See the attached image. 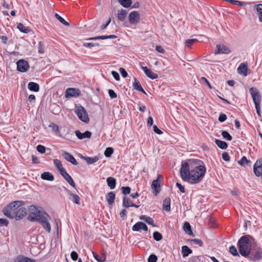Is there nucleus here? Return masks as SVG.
Segmentation results:
<instances>
[{
    "mask_svg": "<svg viewBox=\"0 0 262 262\" xmlns=\"http://www.w3.org/2000/svg\"><path fill=\"white\" fill-rule=\"evenodd\" d=\"M206 171V168L202 161L189 159L182 161L180 173L183 181L194 185L202 182Z\"/></svg>",
    "mask_w": 262,
    "mask_h": 262,
    "instance_id": "obj_1",
    "label": "nucleus"
},
{
    "mask_svg": "<svg viewBox=\"0 0 262 262\" xmlns=\"http://www.w3.org/2000/svg\"><path fill=\"white\" fill-rule=\"evenodd\" d=\"M240 254L245 257L249 255L251 251V245L249 240V236H242L238 242Z\"/></svg>",
    "mask_w": 262,
    "mask_h": 262,
    "instance_id": "obj_2",
    "label": "nucleus"
},
{
    "mask_svg": "<svg viewBox=\"0 0 262 262\" xmlns=\"http://www.w3.org/2000/svg\"><path fill=\"white\" fill-rule=\"evenodd\" d=\"M24 204L25 202L22 201L12 202L3 209V212L7 217L13 219L15 215V212L17 208Z\"/></svg>",
    "mask_w": 262,
    "mask_h": 262,
    "instance_id": "obj_3",
    "label": "nucleus"
},
{
    "mask_svg": "<svg viewBox=\"0 0 262 262\" xmlns=\"http://www.w3.org/2000/svg\"><path fill=\"white\" fill-rule=\"evenodd\" d=\"M36 219V221L39 222L47 232L49 233L51 232V227L49 223L51 217L47 213L42 211Z\"/></svg>",
    "mask_w": 262,
    "mask_h": 262,
    "instance_id": "obj_4",
    "label": "nucleus"
},
{
    "mask_svg": "<svg viewBox=\"0 0 262 262\" xmlns=\"http://www.w3.org/2000/svg\"><path fill=\"white\" fill-rule=\"evenodd\" d=\"M74 112L82 122L88 123L89 121L88 113L85 108L81 105H75Z\"/></svg>",
    "mask_w": 262,
    "mask_h": 262,
    "instance_id": "obj_5",
    "label": "nucleus"
},
{
    "mask_svg": "<svg viewBox=\"0 0 262 262\" xmlns=\"http://www.w3.org/2000/svg\"><path fill=\"white\" fill-rule=\"evenodd\" d=\"M29 214L28 216V220L31 222H35L36 218L39 217L41 212L43 210H39L34 205H31L28 208Z\"/></svg>",
    "mask_w": 262,
    "mask_h": 262,
    "instance_id": "obj_6",
    "label": "nucleus"
},
{
    "mask_svg": "<svg viewBox=\"0 0 262 262\" xmlns=\"http://www.w3.org/2000/svg\"><path fill=\"white\" fill-rule=\"evenodd\" d=\"M249 92L252 96L253 102L255 105H260L261 101V95L256 88H251Z\"/></svg>",
    "mask_w": 262,
    "mask_h": 262,
    "instance_id": "obj_7",
    "label": "nucleus"
},
{
    "mask_svg": "<svg viewBox=\"0 0 262 262\" xmlns=\"http://www.w3.org/2000/svg\"><path fill=\"white\" fill-rule=\"evenodd\" d=\"M161 179H163V177L159 174L157 179L154 180L151 184V188L154 190V193L155 195H157L161 191L160 183Z\"/></svg>",
    "mask_w": 262,
    "mask_h": 262,
    "instance_id": "obj_8",
    "label": "nucleus"
},
{
    "mask_svg": "<svg viewBox=\"0 0 262 262\" xmlns=\"http://www.w3.org/2000/svg\"><path fill=\"white\" fill-rule=\"evenodd\" d=\"M17 70L20 72H25L29 69L28 62L24 59H20L17 62Z\"/></svg>",
    "mask_w": 262,
    "mask_h": 262,
    "instance_id": "obj_9",
    "label": "nucleus"
},
{
    "mask_svg": "<svg viewBox=\"0 0 262 262\" xmlns=\"http://www.w3.org/2000/svg\"><path fill=\"white\" fill-rule=\"evenodd\" d=\"M253 171L257 177L262 175V158L256 161L253 166Z\"/></svg>",
    "mask_w": 262,
    "mask_h": 262,
    "instance_id": "obj_10",
    "label": "nucleus"
},
{
    "mask_svg": "<svg viewBox=\"0 0 262 262\" xmlns=\"http://www.w3.org/2000/svg\"><path fill=\"white\" fill-rule=\"evenodd\" d=\"M250 253L253 256L252 259L254 261L259 260L262 258V249L260 247L253 248Z\"/></svg>",
    "mask_w": 262,
    "mask_h": 262,
    "instance_id": "obj_11",
    "label": "nucleus"
},
{
    "mask_svg": "<svg viewBox=\"0 0 262 262\" xmlns=\"http://www.w3.org/2000/svg\"><path fill=\"white\" fill-rule=\"evenodd\" d=\"M230 52L231 50L227 46L224 45H217L216 46V50L214 54L215 55L222 54H228Z\"/></svg>",
    "mask_w": 262,
    "mask_h": 262,
    "instance_id": "obj_12",
    "label": "nucleus"
},
{
    "mask_svg": "<svg viewBox=\"0 0 262 262\" xmlns=\"http://www.w3.org/2000/svg\"><path fill=\"white\" fill-rule=\"evenodd\" d=\"M128 20L130 24H136L140 20V14L137 11L132 12L128 16Z\"/></svg>",
    "mask_w": 262,
    "mask_h": 262,
    "instance_id": "obj_13",
    "label": "nucleus"
},
{
    "mask_svg": "<svg viewBox=\"0 0 262 262\" xmlns=\"http://www.w3.org/2000/svg\"><path fill=\"white\" fill-rule=\"evenodd\" d=\"M80 91L75 88H68L65 92V97H77L79 95Z\"/></svg>",
    "mask_w": 262,
    "mask_h": 262,
    "instance_id": "obj_14",
    "label": "nucleus"
},
{
    "mask_svg": "<svg viewBox=\"0 0 262 262\" xmlns=\"http://www.w3.org/2000/svg\"><path fill=\"white\" fill-rule=\"evenodd\" d=\"M238 74L242 75L244 76L248 75V63L247 62L241 63L237 69Z\"/></svg>",
    "mask_w": 262,
    "mask_h": 262,
    "instance_id": "obj_15",
    "label": "nucleus"
},
{
    "mask_svg": "<svg viewBox=\"0 0 262 262\" xmlns=\"http://www.w3.org/2000/svg\"><path fill=\"white\" fill-rule=\"evenodd\" d=\"M140 230H143L145 231H147L148 230V227L146 225L142 222H138L136 223L132 227V230L134 231H139Z\"/></svg>",
    "mask_w": 262,
    "mask_h": 262,
    "instance_id": "obj_16",
    "label": "nucleus"
},
{
    "mask_svg": "<svg viewBox=\"0 0 262 262\" xmlns=\"http://www.w3.org/2000/svg\"><path fill=\"white\" fill-rule=\"evenodd\" d=\"M27 215V209L25 207H20L17 208L15 212V217L17 220L23 219Z\"/></svg>",
    "mask_w": 262,
    "mask_h": 262,
    "instance_id": "obj_17",
    "label": "nucleus"
},
{
    "mask_svg": "<svg viewBox=\"0 0 262 262\" xmlns=\"http://www.w3.org/2000/svg\"><path fill=\"white\" fill-rule=\"evenodd\" d=\"M62 157L68 161L71 162L73 165H77V162L76 159L70 154L67 151H64L62 154Z\"/></svg>",
    "mask_w": 262,
    "mask_h": 262,
    "instance_id": "obj_18",
    "label": "nucleus"
},
{
    "mask_svg": "<svg viewBox=\"0 0 262 262\" xmlns=\"http://www.w3.org/2000/svg\"><path fill=\"white\" fill-rule=\"evenodd\" d=\"M66 181L73 188H76V185L74 182L72 177L67 173V171L65 170L60 174Z\"/></svg>",
    "mask_w": 262,
    "mask_h": 262,
    "instance_id": "obj_19",
    "label": "nucleus"
},
{
    "mask_svg": "<svg viewBox=\"0 0 262 262\" xmlns=\"http://www.w3.org/2000/svg\"><path fill=\"white\" fill-rule=\"evenodd\" d=\"M141 69L143 70L146 75L151 79H155L158 77L157 74L152 72L147 68V67L142 66Z\"/></svg>",
    "mask_w": 262,
    "mask_h": 262,
    "instance_id": "obj_20",
    "label": "nucleus"
},
{
    "mask_svg": "<svg viewBox=\"0 0 262 262\" xmlns=\"http://www.w3.org/2000/svg\"><path fill=\"white\" fill-rule=\"evenodd\" d=\"M75 135L80 140L84 138H90L92 133L89 131H85L83 133H81L80 130H77L75 131Z\"/></svg>",
    "mask_w": 262,
    "mask_h": 262,
    "instance_id": "obj_21",
    "label": "nucleus"
},
{
    "mask_svg": "<svg viewBox=\"0 0 262 262\" xmlns=\"http://www.w3.org/2000/svg\"><path fill=\"white\" fill-rule=\"evenodd\" d=\"M35 260L25 257L22 255H19L15 257L13 262H34Z\"/></svg>",
    "mask_w": 262,
    "mask_h": 262,
    "instance_id": "obj_22",
    "label": "nucleus"
},
{
    "mask_svg": "<svg viewBox=\"0 0 262 262\" xmlns=\"http://www.w3.org/2000/svg\"><path fill=\"white\" fill-rule=\"evenodd\" d=\"M163 209L166 211H170V199L169 197H166L163 202Z\"/></svg>",
    "mask_w": 262,
    "mask_h": 262,
    "instance_id": "obj_23",
    "label": "nucleus"
},
{
    "mask_svg": "<svg viewBox=\"0 0 262 262\" xmlns=\"http://www.w3.org/2000/svg\"><path fill=\"white\" fill-rule=\"evenodd\" d=\"M117 36L115 35H102V36H98L97 37H91L87 39L88 40H98V39H114L116 38Z\"/></svg>",
    "mask_w": 262,
    "mask_h": 262,
    "instance_id": "obj_24",
    "label": "nucleus"
},
{
    "mask_svg": "<svg viewBox=\"0 0 262 262\" xmlns=\"http://www.w3.org/2000/svg\"><path fill=\"white\" fill-rule=\"evenodd\" d=\"M133 86L135 90L139 91L144 94L146 93L144 89L142 88L140 83L136 77L134 78V82L133 83Z\"/></svg>",
    "mask_w": 262,
    "mask_h": 262,
    "instance_id": "obj_25",
    "label": "nucleus"
},
{
    "mask_svg": "<svg viewBox=\"0 0 262 262\" xmlns=\"http://www.w3.org/2000/svg\"><path fill=\"white\" fill-rule=\"evenodd\" d=\"M106 182L110 189H113L115 188L116 180L114 178L112 177H108L106 179Z\"/></svg>",
    "mask_w": 262,
    "mask_h": 262,
    "instance_id": "obj_26",
    "label": "nucleus"
},
{
    "mask_svg": "<svg viewBox=\"0 0 262 262\" xmlns=\"http://www.w3.org/2000/svg\"><path fill=\"white\" fill-rule=\"evenodd\" d=\"M54 164L55 165L56 167L58 169L60 174H61L66 170V169L63 168L61 161L57 159H54Z\"/></svg>",
    "mask_w": 262,
    "mask_h": 262,
    "instance_id": "obj_27",
    "label": "nucleus"
},
{
    "mask_svg": "<svg viewBox=\"0 0 262 262\" xmlns=\"http://www.w3.org/2000/svg\"><path fill=\"white\" fill-rule=\"evenodd\" d=\"M41 178L45 180L53 181L54 179V176L49 172H44L41 175Z\"/></svg>",
    "mask_w": 262,
    "mask_h": 262,
    "instance_id": "obj_28",
    "label": "nucleus"
},
{
    "mask_svg": "<svg viewBox=\"0 0 262 262\" xmlns=\"http://www.w3.org/2000/svg\"><path fill=\"white\" fill-rule=\"evenodd\" d=\"M28 89L34 92H38L39 90V85L38 83L34 82H30L28 85Z\"/></svg>",
    "mask_w": 262,
    "mask_h": 262,
    "instance_id": "obj_29",
    "label": "nucleus"
},
{
    "mask_svg": "<svg viewBox=\"0 0 262 262\" xmlns=\"http://www.w3.org/2000/svg\"><path fill=\"white\" fill-rule=\"evenodd\" d=\"M139 219L141 220H143L145 222H146L147 224H149V225H152V226H155V224H154V220L151 218L149 216H146L145 215H140L139 216Z\"/></svg>",
    "mask_w": 262,
    "mask_h": 262,
    "instance_id": "obj_30",
    "label": "nucleus"
},
{
    "mask_svg": "<svg viewBox=\"0 0 262 262\" xmlns=\"http://www.w3.org/2000/svg\"><path fill=\"white\" fill-rule=\"evenodd\" d=\"M82 158L88 164H92L97 162L99 158L97 156L93 157H82Z\"/></svg>",
    "mask_w": 262,
    "mask_h": 262,
    "instance_id": "obj_31",
    "label": "nucleus"
},
{
    "mask_svg": "<svg viewBox=\"0 0 262 262\" xmlns=\"http://www.w3.org/2000/svg\"><path fill=\"white\" fill-rule=\"evenodd\" d=\"M183 228L186 234L189 235H192L191 226L188 222H185Z\"/></svg>",
    "mask_w": 262,
    "mask_h": 262,
    "instance_id": "obj_32",
    "label": "nucleus"
},
{
    "mask_svg": "<svg viewBox=\"0 0 262 262\" xmlns=\"http://www.w3.org/2000/svg\"><path fill=\"white\" fill-rule=\"evenodd\" d=\"M115 199V194L114 192L111 191L106 195V201L108 204L112 205L114 203Z\"/></svg>",
    "mask_w": 262,
    "mask_h": 262,
    "instance_id": "obj_33",
    "label": "nucleus"
},
{
    "mask_svg": "<svg viewBox=\"0 0 262 262\" xmlns=\"http://www.w3.org/2000/svg\"><path fill=\"white\" fill-rule=\"evenodd\" d=\"M192 251L187 246H183L182 247V254L183 257L188 256L192 253Z\"/></svg>",
    "mask_w": 262,
    "mask_h": 262,
    "instance_id": "obj_34",
    "label": "nucleus"
},
{
    "mask_svg": "<svg viewBox=\"0 0 262 262\" xmlns=\"http://www.w3.org/2000/svg\"><path fill=\"white\" fill-rule=\"evenodd\" d=\"M17 28L21 32L24 33H28L30 31V29L28 27L24 26L21 23H18Z\"/></svg>",
    "mask_w": 262,
    "mask_h": 262,
    "instance_id": "obj_35",
    "label": "nucleus"
},
{
    "mask_svg": "<svg viewBox=\"0 0 262 262\" xmlns=\"http://www.w3.org/2000/svg\"><path fill=\"white\" fill-rule=\"evenodd\" d=\"M123 206L125 207L128 208L129 207H135L136 208H138L139 207V205L134 204L133 203H129V199L124 197L123 200Z\"/></svg>",
    "mask_w": 262,
    "mask_h": 262,
    "instance_id": "obj_36",
    "label": "nucleus"
},
{
    "mask_svg": "<svg viewBox=\"0 0 262 262\" xmlns=\"http://www.w3.org/2000/svg\"><path fill=\"white\" fill-rule=\"evenodd\" d=\"M215 143L217 146L222 149H225L228 147V144L226 142L219 139H215Z\"/></svg>",
    "mask_w": 262,
    "mask_h": 262,
    "instance_id": "obj_37",
    "label": "nucleus"
},
{
    "mask_svg": "<svg viewBox=\"0 0 262 262\" xmlns=\"http://www.w3.org/2000/svg\"><path fill=\"white\" fill-rule=\"evenodd\" d=\"M94 257L97 260L98 262H104L106 259V256L104 254H103L101 257H99L96 253L94 252H92Z\"/></svg>",
    "mask_w": 262,
    "mask_h": 262,
    "instance_id": "obj_38",
    "label": "nucleus"
},
{
    "mask_svg": "<svg viewBox=\"0 0 262 262\" xmlns=\"http://www.w3.org/2000/svg\"><path fill=\"white\" fill-rule=\"evenodd\" d=\"M126 10L122 9L118 12V18L121 21H123L126 17Z\"/></svg>",
    "mask_w": 262,
    "mask_h": 262,
    "instance_id": "obj_39",
    "label": "nucleus"
},
{
    "mask_svg": "<svg viewBox=\"0 0 262 262\" xmlns=\"http://www.w3.org/2000/svg\"><path fill=\"white\" fill-rule=\"evenodd\" d=\"M119 3L125 8H128L132 4L131 0H118Z\"/></svg>",
    "mask_w": 262,
    "mask_h": 262,
    "instance_id": "obj_40",
    "label": "nucleus"
},
{
    "mask_svg": "<svg viewBox=\"0 0 262 262\" xmlns=\"http://www.w3.org/2000/svg\"><path fill=\"white\" fill-rule=\"evenodd\" d=\"M221 135L223 138L227 141H231L232 139V136L226 130L222 131Z\"/></svg>",
    "mask_w": 262,
    "mask_h": 262,
    "instance_id": "obj_41",
    "label": "nucleus"
},
{
    "mask_svg": "<svg viewBox=\"0 0 262 262\" xmlns=\"http://www.w3.org/2000/svg\"><path fill=\"white\" fill-rule=\"evenodd\" d=\"M69 194L72 197V201L73 202L76 204H80V198L78 195L74 194L71 192H70Z\"/></svg>",
    "mask_w": 262,
    "mask_h": 262,
    "instance_id": "obj_42",
    "label": "nucleus"
},
{
    "mask_svg": "<svg viewBox=\"0 0 262 262\" xmlns=\"http://www.w3.org/2000/svg\"><path fill=\"white\" fill-rule=\"evenodd\" d=\"M255 7L256 11L259 14V20L260 22H262V4H258Z\"/></svg>",
    "mask_w": 262,
    "mask_h": 262,
    "instance_id": "obj_43",
    "label": "nucleus"
},
{
    "mask_svg": "<svg viewBox=\"0 0 262 262\" xmlns=\"http://www.w3.org/2000/svg\"><path fill=\"white\" fill-rule=\"evenodd\" d=\"M55 16L57 19H58L61 23L64 25L66 26L70 25L69 23L66 21L62 17H61L58 14L56 13Z\"/></svg>",
    "mask_w": 262,
    "mask_h": 262,
    "instance_id": "obj_44",
    "label": "nucleus"
},
{
    "mask_svg": "<svg viewBox=\"0 0 262 262\" xmlns=\"http://www.w3.org/2000/svg\"><path fill=\"white\" fill-rule=\"evenodd\" d=\"M113 152L114 149L112 147H107L104 151V154L106 157L109 158L113 154Z\"/></svg>",
    "mask_w": 262,
    "mask_h": 262,
    "instance_id": "obj_45",
    "label": "nucleus"
},
{
    "mask_svg": "<svg viewBox=\"0 0 262 262\" xmlns=\"http://www.w3.org/2000/svg\"><path fill=\"white\" fill-rule=\"evenodd\" d=\"M153 238L156 241H160L162 238V235L160 232L155 231L153 233Z\"/></svg>",
    "mask_w": 262,
    "mask_h": 262,
    "instance_id": "obj_46",
    "label": "nucleus"
},
{
    "mask_svg": "<svg viewBox=\"0 0 262 262\" xmlns=\"http://www.w3.org/2000/svg\"><path fill=\"white\" fill-rule=\"evenodd\" d=\"M225 1L228 2L232 4L241 6H244L246 5L245 3L242 2L238 1L236 0H225Z\"/></svg>",
    "mask_w": 262,
    "mask_h": 262,
    "instance_id": "obj_47",
    "label": "nucleus"
},
{
    "mask_svg": "<svg viewBox=\"0 0 262 262\" xmlns=\"http://www.w3.org/2000/svg\"><path fill=\"white\" fill-rule=\"evenodd\" d=\"M241 165H244L245 164H251V161L248 160L246 157H243L238 162Z\"/></svg>",
    "mask_w": 262,
    "mask_h": 262,
    "instance_id": "obj_48",
    "label": "nucleus"
},
{
    "mask_svg": "<svg viewBox=\"0 0 262 262\" xmlns=\"http://www.w3.org/2000/svg\"><path fill=\"white\" fill-rule=\"evenodd\" d=\"M229 252L233 256H238L239 254L237 251L236 248L234 246H231L229 248Z\"/></svg>",
    "mask_w": 262,
    "mask_h": 262,
    "instance_id": "obj_49",
    "label": "nucleus"
},
{
    "mask_svg": "<svg viewBox=\"0 0 262 262\" xmlns=\"http://www.w3.org/2000/svg\"><path fill=\"white\" fill-rule=\"evenodd\" d=\"M49 127L51 128L52 129V131L54 133H57L59 132V127L57 125L55 124L54 123H51L49 125Z\"/></svg>",
    "mask_w": 262,
    "mask_h": 262,
    "instance_id": "obj_50",
    "label": "nucleus"
},
{
    "mask_svg": "<svg viewBox=\"0 0 262 262\" xmlns=\"http://www.w3.org/2000/svg\"><path fill=\"white\" fill-rule=\"evenodd\" d=\"M198 41L197 39L193 38L190 39H187L185 41V45L188 47H190L191 46L194 42Z\"/></svg>",
    "mask_w": 262,
    "mask_h": 262,
    "instance_id": "obj_51",
    "label": "nucleus"
},
{
    "mask_svg": "<svg viewBox=\"0 0 262 262\" xmlns=\"http://www.w3.org/2000/svg\"><path fill=\"white\" fill-rule=\"evenodd\" d=\"M121 189L124 195L129 194L130 192V188L129 187H122Z\"/></svg>",
    "mask_w": 262,
    "mask_h": 262,
    "instance_id": "obj_52",
    "label": "nucleus"
},
{
    "mask_svg": "<svg viewBox=\"0 0 262 262\" xmlns=\"http://www.w3.org/2000/svg\"><path fill=\"white\" fill-rule=\"evenodd\" d=\"M227 116L223 113H220L218 120L221 122H223L227 120Z\"/></svg>",
    "mask_w": 262,
    "mask_h": 262,
    "instance_id": "obj_53",
    "label": "nucleus"
},
{
    "mask_svg": "<svg viewBox=\"0 0 262 262\" xmlns=\"http://www.w3.org/2000/svg\"><path fill=\"white\" fill-rule=\"evenodd\" d=\"M36 149H37V150L41 154H43L46 152V148L43 145H37Z\"/></svg>",
    "mask_w": 262,
    "mask_h": 262,
    "instance_id": "obj_54",
    "label": "nucleus"
},
{
    "mask_svg": "<svg viewBox=\"0 0 262 262\" xmlns=\"http://www.w3.org/2000/svg\"><path fill=\"white\" fill-rule=\"evenodd\" d=\"M191 242L195 245H199L200 247H201L203 245V242L201 239H198V238L193 239L191 240Z\"/></svg>",
    "mask_w": 262,
    "mask_h": 262,
    "instance_id": "obj_55",
    "label": "nucleus"
},
{
    "mask_svg": "<svg viewBox=\"0 0 262 262\" xmlns=\"http://www.w3.org/2000/svg\"><path fill=\"white\" fill-rule=\"evenodd\" d=\"M157 257L155 254H151L148 258V262H156L157 260Z\"/></svg>",
    "mask_w": 262,
    "mask_h": 262,
    "instance_id": "obj_56",
    "label": "nucleus"
},
{
    "mask_svg": "<svg viewBox=\"0 0 262 262\" xmlns=\"http://www.w3.org/2000/svg\"><path fill=\"white\" fill-rule=\"evenodd\" d=\"M83 46L85 47L91 48L95 46H98L99 44L97 43H92V42H84L83 43Z\"/></svg>",
    "mask_w": 262,
    "mask_h": 262,
    "instance_id": "obj_57",
    "label": "nucleus"
},
{
    "mask_svg": "<svg viewBox=\"0 0 262 262\" xmlns=\"http://www.w3.org/2000/svg\"><path fill=\"white\" fill-rule=\"evenodd\" d=\"M108 93L111 99H114L117 97V94L113 90L109 89Z\"/></svg>",
    "mask_w": 262,
    "mask_h": 262,
    "instance_id": "obj_58",
    "label": "nucleus"
},
{
    "mask_svg": "<svg viewBox=\"0 0 262 262\" xmlns=\"http://www.w3.org/2000/svg\"><path fill=\"white\" fill-rule=\"evenodd\" d=\"M71 257L73 260L75 261L78 259V255L76 252L72 251L71 253Z\"/></svg>",
    "mask_w": 262,
    "mask_h": 262,
    "instance_id": "obj_59",
    "label": "nucleus"
},
{
    "mask_svg": "<svg viewBox=\"0 0 262 262\" xmlns=\"http://www.w3.org/2000/svg\"><path fill=\"white\" fill-rule=\"evenodd\" d=\"M119 71L123 77L125 78L127 77V73L124 68H120Z\"/></svg>",
    "mask_w": 262,
    "mask_h": 262,
    "instance_id": "obj_60",
    "label": "nucleus"
},
{
    "mask_svg": "<svg viewBox=\"0 0 262 262\" xmlns=\"http://www.w3.org/2000/svg\"><path fill=\"white\" fill-rule=\"evenodd\" d=\"M222 158L225 161H229L230 160V157L227 152H224L222 154Z\"/></svg>",
    "mask_w": 262,
    "mask_h": 262,
    "instance_id": "obj_61",
    "label": "nucleus"
},
{
    "mask_svg": "<svg viewBox=\"0 0 262 262\" xmlns=\"http://www.w3.org/2000/svg\"><path fill=\"white\" fill-rule=\"evenodd\" d=\"M112 75L114 77V78L117 81L120 80V76L118 72L116 71H113L112 72Z\"/></svg>",
    "mask_w": 262,
    "mask_h": 262,
    "instance_id": "obj_62",
    "label": "nucleus"
},
{
    "mask_svg": "<svg viewBox=\"0 0 262 262\" xmlns=\"http://www.w3.org/2000/svg\"><path fill=\"white\" fill-rule=\"evenodd\" d=\"M153 129L154 131L158 135H161L163 134V132L156 125L153 126Z\"/></svg>",
    "mask_w": 262,
    "mask_h": 262,
    "instance_id": "obj_63",
    "label": "nucleus"
},
{
    "mask_svg": "<svg viewBox=\"0 0 262 262\" xmlns=\"http://www.w3.org/2000/svg\"><path fill=\"white\" fill-rule=\"evenodd\" d=\"M176 186L179 189L180 191L182 193H185V190L184 187L179 183L177 182L176 183Z\"/></svg>",
    "mask_w": 262,
    "mask_h": 262,
    "instance_id": "obj_64",
    "label": "nucleus"
}]
</instances>
